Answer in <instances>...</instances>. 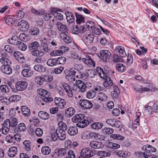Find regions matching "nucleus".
I'll list each match as a JSON object with an SVG mask.
<instances>
[{
    "label": "nucleus",
    "instance_id": "f257e3e1",
    "mask_svg": "<svg viewBox=\"0 0 158 158\" xmlns=\"http://www.w3.org/2000/svg\"><path fill=\"white\" fill-rule=\"evenodd\" d=\"M97 71L100 77L105 80L103 82V85L105 87L109 89L113 87V85L112 81L111 80L109 77H108L106 74L104 72L103 69L101 68L97 67Z\"/></svg>",
    "mask_w": 158,
    "mask_h": 158
},
{
    "label": "nucleus",
    "instance_id": "f03ea898",
    "mask_svg": "<svg viewBox=\"0 0 158 158\" xmlns=\"http://www.w3.org/2000/svg\"><path fill=\"white\" fill-rule=\"evenodd\" d=\"M40 44L36 41L32 42L29 44L28 48L32 55L34 56H44V52L38 49Z\"/></svg>",
    "mask_w": 158,
    "mask_h": 158
},
{
    "label": "nucleus",
    "instance_id": "7ed1b4c3",
    "mask_svg": "<svg viewBox=\"0 0 158 158\" xmlns=\"http://www.w3.org/2000/svg\"><path fill=\"white\" fill-rule=\"evenodd\" d=\"M142 149L145 151L142 153L144 158H156L155 155L151 153V152H155L156 151V149L153 146L147 145L143 146Z\"/></svg>",
    "mask_w": 158,
    "mask_h": 158
},
{
    "label": "nucleus",
    "instance_id": "20e7f679",
    "mask_svg": "<svg viewBox=\"0 0 158 158\" xmlns=\"http://www.w3.org/2000/svg\"><path fill=\"white\" fill-rule=\"evenodd\" d=\"M37 92L40 95L44 97L42 99L44 102L47 103L53 100V99L52 97H47L48 94L46 90L42 89H40L37 90Z\"/></svg>",
    "mask_w": 158,
    "mask_h": 158
},
{
    "label": "nucleus",
    "instance_id": "39448f33",
    "mask_svg": "<svg viewBox=\"0 0 158 158\" xmlns=\"http://www.w3.org/2000/svg\"><path fill=\"white\" fill-rule=\"evenodd\" d=\"M95 153L91 151L89 148L83 149L81 152V156L85 158H90Z\"/></svg>",
    "mask_w": 158,
    "mask_h": 158
},
{
    "label": "nucleus",
    "instance_id": "423d86ee",
    "mask_svg": "<svg viewBox=\"0 0 158 158\" xmlns=\"http://www.w3.org/2000/svg\"><path fill=\"white\" fill-rule=\"evenodd\" d=\"M101 59L104 61H107L109 60L111 56L110 52L107 50H102L100 52Z\"/></svg>",
    "mask_w": 158,
    "mask_h": 158
},
{
    "label": "nucleus",
    "instance_id": "0eeeda50",
    "mask_svg": "<svg viewBox=\"0 0 158 158\" xmlns=\"http://www.w3.org/2000/svg\"><path fill=\"white\" fill-rule=\"evenodd\" d=\"M27 83L26 81H19L15 84V88L17 91H23L27 88Z\"/></svg>",
    "mask_w": 158,
    "mask_h": 158
},
{
    "label": "nucleus",
    "instance_id": "6e6552de",
    "mask_svg": "<svg viewBox=\"0 0 158 158\" xmlns=\"http://www.w3.org/2000/svg\"><path fill=\"white\" fill-rule=\"evenodd\" d=\"M94 38V35L92 33L85 34L83 36V39L85 43L89 45L93 43Z\"/></svg>",
    "mask_w": 158,
    "mask_h": 158
},
{
    "label": "nucleus",
    "instance_id": "1a4fd4ad",
    "mask_svg": "<svg viewBox=\"0 0 158 158\" xmlns=\"http://www.w3.org/2000/svg\"><path fill=\"white\" fill-rule=\"evenodd\" d=\"M54 102L55 104L61 109H64L66 104V101L65 100L60 98H56Z\"/></svg>",
    "mask_w": 158,
    "mask_h": 158
},
{
    "label": "nucleus",
    "instance_id": "9d476101",
    "mask_svg": "<svg viewBox=\"0 0 158 158\" xmlns=\"http://www.w3.org/2000/svg\"><path fill=\"white\" fill-rule=\"evenodd\" d=\"M82 61L88 66H95V63L89 56L87 55L82 58Z\"/></svg>",
    "mask_w": 158,
    "mask_h": 158
},
{
    "label": "nucleus",
    "instance_id": "9b49d317",
    "mask_svg": "<svg viewBox=\"0 0 158 158\" xmlns=\"http://www.w3.org/2000/svg\"><path fill=\"white\" fill-rule=\"evenodd\" d=\"M79 104L81 107L86 109L91 108L93 106L91 102L85 99L80 100L79 101Z\"/></svg>",
    "mask_w": 158,
    "mask_h": 158
},
{
    "label": "nucleus",
    "instance_id": "f8f14e48",
    "mask_svg": "<svg viewBox=\"0 0 158 158\" xmlns=\"http://www.w3.org/2000/svg\"><path fill=\"white\" fill-rule=\"evenodd\" d=\"M76 85L77 86V91L79 92L83 93L86 90L85 84L82 81L77 80L76 81Z\"/></svg>",
    "mask_w": 158,
    "mask_h": 158
},
{
    "label": "nucleus",
    "instance_id": "ddd939ff",
    "mask_svg": "<svg viewBox=\"0 0 158 158\" xmlns=\"http://www.w3.org/2000/svg\"><path fill=\"white\" fill-rule=\"evenodd\" d=\"M20 26V30L22 31H27L28 30L29 26L28 23L25 20H22L18 23Z\"/></svg>",
    "mask_w": 158,
    "mask_h": 158
},
{
    "label": "nucleus",
    "instance_id": "4468645a",
    "mask_svg": "<svg viewBox=\"0 0 158 158\" xmlns=\"http://www.w3.org/2000/svg\"><path fill=\"white\" fill-rule=\"evenodd\" d=\"M75 109L72 107H69L65 110L64 115L67 118H70L72 117L75 113Z\"/></svg>",
    "mask_w": 158,
    "mask_h": 158
},
{
    "label": "nucleus",
    "instance_id": "2eb2a0df",
    "mask_svg": "<svg viewBox=\"0 0 158 158\" xmlns=\"http://www.w3.org/2000/svg\"><path fill=\"white\" fill-rule=\"evenodd\" d=\"M5 121L10 127L13 128L16 127L18 124L17 119L15 118L11 117L10 119H7Z\"/></svg>",
    "mask_w": 158,
    "mask_h": 158
},
{
    "label": "nucleus",
    "instance_id": "dca6fc26",
    "mask_svg": "<svg viewBox=\"0 0 158 158\" xmlns=\"http://www.w3.org/2000/svg\"><path fill=\"white\" fill-rule=\"evenodd\" d=\"M14 56L16 59L20 63H23L25 62V58L23 55L20 52H15L14 53Z\"/></svg>",
    "mask_w": 158,
    "mask_h": 158
},
{
    "label": "nucleus",
    "instance_id": "f3484780",
    "mask_svg": "<svg viewBox=\"0 0 158 158\" xmlns=\"http://www.w3.org/2000/svg\"><path fill=\"white\" fill-rule=\"evenodd\" d=\"M90 139H99L100 140H104L105 139L104 136L100 135L98 133L90 132Z\"/></svg>",
    "mask_w": 158,
    "mask_h": 158
},
{
    "label": "nucleus",
    "instance_id": "a211bd4d",
    "mask_svg": "<svg viewBox=\"0 0 158 158\" xmlns=\"http://www.w3.org/2000/svg\"><path fill=\"white\" fill-rule=\"evenodd\" d=\"M62 86L68 96L70 98L72 97L73 95L70 86L66 83H63L62 84Z\"/></svg>",
    "mask_w": 158,
    "mask_h": 158
},
{
    "label": "nucleus",
    "instance_id": "6ab92c4d",
    "mask_svg": "<svg viewBox=\"0 0 158 158\" xmlns=\"http://www.w3.org/2000/svg\"><path fill=\"white\" fill-rule=\"evenodd\" d=\"M62 86L68 96L70 98L72 97L73 95L70 86L66 83H63L62 84Z\"/></svg>",
    "mask_w": 158,
    "mask_h": 158
},
{
    "label": "nucleus",
    "instance_id": "aec40b11",
    "mask_svg": "<svg viewBox=\"0 0 158 158\" xmlns=\"http://www.w3.org/2000/svg\"><path fill=\"white\" fill-rule=\"evenodd\" d=\"M56 25L57 29L60 31L64 32L65 33L68 31V29L66 26L60 22H57L56 23Z\"/></svg>",
    "mask_w": 158,
    "mask_h": 158
},
{
    "label": "nucleus",
    "instance_id": "412c9836",
    "mask_svg": "<svg viewBox=\"0 0 158 158\" xmlns=\"http://www.w3.org/2000/svg\"><path fill=\"white\" fill-rule=\"evenodd\" d=\"M89 145L90 147L94 149L101 148L103 147L101 142L96 141H91Z\"/></svg>",
    "mask_w": 158,
    "mask_h": 158
},
{
    "label": "nucleus",
    "instance_id": "4be33fe9",
    "mask_svg": "<svg viewBox=\"0 0 158 158\" xmlns=\"http://www.w3.org/2000/svg\"><path fill=\"white\" fill-rule=\"evenodd\" d=\"M19 39L16 35L13 36L11 38L8 39L7 40L8 43L13 45H17L20 41L18 40Z\"/></svg>",
    "mask_w": 158,
    "mask_h": 158
},
{
    "label": "nucleus",
    "instance_id": "5701e85b",
    "mask_svg": "<svg viewBox=\"0 0 158 158\" xmlns=\"http://www.w3.org/2000/svg\"><path fill=\"white\" fill-rule=\"evenodd\" d=\"M115 51L116 52L119 53L120 55L123 57H125L127 55L126 53L124 48L120 46H117L115 49Z\"/></svg>",
    "mask_w": 158,
    "mask_h": 158
},
{
    "label": "nucleus",
    "instance_id": "b1692460",
    "mask_svg": "<svg viewBox=\"0 0 158 158\" xmlns=\"http://www.w3.org/2000/svg\"><path fill=\"white\" fill-rule=\"evenodd\" d=\"M27 69H24L22 70L21 74L24 77H29L33 74V72L30 70L29 67H27Z\"/></svg>",
    "mask_w": 158,
    "mask_h": 158
},
{
    "label": "nucleus",
    "instance_id": "393cba45",
    "mask_svg": "<svg viewBox=\"0 0 158 158\" xmlns=\"http://www.w3.org/2000/svg\"><path fill=\"white\" fill-rule=\"evenodd\" d=\"M113 90L111 92V95L113 98L116 99L118 97L120 92L118 88L116 86H113Z\"/></svg>",
    "mask_w": 158,
    "mask_h": 158
},
{
    "label": "nucleus",
    "instance_id": "a878e982",
    "mask_svg": "<svg viewBox=\"0 0 158 158\" xmlns=\"http://www.w3.org/2000/svg\"><path fill=\"white\" fill-rule=\"evenodd\" d=\"M85 116L83 114H78L74 116L72 119V121L73 123H78L84 119Z\"/></svg>",
    "mask_w": 158,
    "mask_h": 158
},
{
    "label": "nucleus",
    "instance_id": "bb28decb",
    "mask_svg": "<svg viewBox=\"0 0 158 158\" xmlns=\"http://www.w3.org/2000/svg\"><path fill=\"white\" fill-rule=\"evenodd\" d=\"M61 39L64 42L67 44H69L71 42L72 40L69 36L65 32H62L60 34Z\"/></svg>",
    "mask_w": 158,
    "mask_h": 158
},
{
    "label": "nucleus",
    "instance_id": "cd10ccee",
    "mask_svg": "<svg viewBox=\"0 0 158 158\" xmlns=\"http://www.w3.org/2000/svg\"><path fill=\"white\" fill-rule=\"evenodd\" d=\"M78 129L76 126H70L68 130V133L70 136H74L78 133Z\"/></svg>",
    "mask_w": 158,
    "mask_h": 158
},
{
    "label": "nucleus",
    "instance_id": "c85d7f7f",
    "mask_svg": "<svg viewBox=\"0 0 158 158\" xmlns=\"http://www.w3.org/2000/svg\"><path fill=\"white\" fill-rule=\"evenodd\" d=\"M65 14L66 16V18L67 22L69 23H72L75 20L74 16V15L69 12H66Z\"/></svg>",
    "mask_w": 158,
    "mask_h": 158
},
{
    "label": "nucleus",
    "instance_id": "c756f323",
    "mask_svg": "<svg viewBox=\"0 0 158 158\" xmlns=\"http://www.w3.org/2000/svg\"><path fill=\"white\" fill-rule=\"evenodd\" d=\"M9 65H2L1 68L2 72L7 74H11L12 73V70Z\"/></svg>",
    "mask_w": 158,
    "mask_h": 158
},
{
    "label": "nucleus",
    "instance_id": "7c9ffc66",
    "mask_svg": "<svg viewBox=\"0 0 158 158\" xmlns=\"http://www.w3.org/2000/svg\"><path fill=\"white\" fill-rule=\"evenodd\" d=\"M17 149L15 147H11L8 152V154L9 156L10 157H14L17 154Z\"/></svg>",
    "mask_w": 158,
    "mask_h": 158
},
{
    "label": "nucleus",
    "instance_id": "2f4dec72",
    "mask_svg": "<svg viewBox=\"0 0 158 158\" xmlns=\"http://www.w3.org/2000/svg\"><path fill=\"white\" fill-rule=\"evenodd\" d=\"M23 148L26 152H29L31 149V143L30 141L25 140L23 142Z\"/></svg>",
    "mask_w": 158,
    "mask_h": 158
},
{
    "label": "nucleus",
    "instance_id": "473e14b6",
    "mask_svg": "<svg viewBox=\"0 0 158 158\" xmlns=\"http://www.w3.org/2000/svg\"><path fill=\"white\" fill-rule=\"evenodd\" d=\"M77 61L76 60H73L71 63L72 66H73L75 69H76L78 71L80 70H82L83 67L82 65L80 64L77 63Z\"/></svg>",
    "mask_w": 158,
    "mask_h": 158
},
{
    "label": "nucleus",
    "instance_id": "72a5a7b5",
    "mask_svg": "<svg viewBox=\"0 0 158 158\" xmlns=\"http://www.w3.org/2000/svg\"><path fill=\"white\" fill-rule=\"evenodd\" d=\"M21 110L23 115L26 117L29 116L31 114L29 109L27 106H24L21 107Z\"/></svg>",
    "mask_w": 158,
    "mask_h": 158
},
{
    "label": "nucleus",
    "instance_id": "f704fd0d",
    "mask_svg": "<svg viewBox=\"0 0 158 158\" xmlns=\"http://www.w3.org/2000/svg\"><path fill=\"white\" fill-rule=\"evenodd\" d=\"M10 127L6 122L4 121L1 128L2 132L4 135H6L8 134L10 131Z\"/></svg>",
    "mask_w": 158,
    "mask_h": 158
},
{
    "label": "nucleus",
    "instance_id": "c9c22d12",
    "mask_svg": "<svg viewBox=\"0 0 158 158\" xmlns=\"http://www.w3.org/2000/svg\"><path fill=\"white\" fill-rule=\"evenodd\" d=\"M38 115L41 119L43 120L48 119L49 118V114L46 112L42 111H40Z\"/></svg>",
    "mask_w": 158,
    "mask_h": 158
},
{
    "label": "nucleus",
    "instance_id": "e433bc0d",
    "mask_svg": "<svg viewBox=\"0 0 158 158\" xmlns=\"http://www.w3.org/2000/svg\"><path fill=\"white\" fill-rule=\"evenodd\" d=\"M89 124V122L86 120L83 119L76 124V126L80 128H83L86 127Z\"/></svg>",
    "mask_w": 158,
    "mask_h": 158
},
{
    "label": "nucleus",
    "instance_id": "4c0bfd02",
    "mask_svg": "<svg viewBox=\"0 0 158 158\" xmlns=\"http://www.w3.org/2000/svg\"><path fill=\"white\" fill-rule=\"evenodd\" d=\"M57 134L58 135V138L61 140L65 139L66 138L65 132L64 131L56 129Z\"/></svg>",
    "mask_w": 158,
    "mask_h": 158
},
{
    "label": "nucleus",
    "instance_id": "58836bf2",
    "mask_svg": "<svg viewBox=\"0 0 158 158\" xmlns=\"http://www.w3.org/2000/svg\"><path fill=\"white\" fill-rule=\"evenodd\" d=\"M103 126V124L100 122H96L93 123L91 126V128L95 130H99Z\"/></svg>",
    "mask_w": 158,
    "mask_h": 158
},
{
    "label": "nucleus",
    "instance_id": "ea45409f",
    "mask_svg": "<svg viewBox=\"0 0 158 158\" xmlns=\"http://www.w3.org/2000/svg\"><path fill=\"white\" fill-rule=\"evenodd\" d=\"M34 69L39 72H44L46 70V68L40 64L35 65L34 67Z\"/></svg>",
    "mask_w": 158,
    "mask_h": 158
},
{
    "label": "nucleus",
    "instance_id": "a19ab883",
    "mask_svg": "<svg viewBox=\"0 0 158 158\" xmlns=\"http://www.w3.org/2000/svg\"><path fill=\"white\" fill-rule=\"evenodd\" d=\"M108 148L113 149H116L119 148L120 146L119 144L115 143L110 142L108 143L107 145Z\"/></svg>",
    "mask_w": 158,
    "mask_h": 158
},
{
    "label": "nucleus",
    "instance_id": "79ce46f5",
    "mask_svg": "<svg viewBox=\"0 0 158 158\" xmlns=\"http://www.w3.org/2000/svg\"><path fill=\"white\" fill-rule=\"evenodd\" d=\"M75 15L76 18V22L77 23L79 24L84 23V18L82 15L76 13Z\"/></svg>",
    "mask_w": 158,
    "mask_h": 158
},
{
    "label": "nucleus",
    "instance_id": "37998d69",
    "mask_svg": "<svg viewBox=\"0 0 158 158\" xmlns=\"http://www.w3.org/2000/svg\"><path fill=\"white\" fill-rule=\"evenodd\" d=\"M47 64L49 66L53 67L55 66L57 64L56 59L55 58L50 59L47 60Z\"/></svg>",
    "mask_w": 158,
    "mask_h": 158
},
{
    "label": "nucleus",
    "instance_id": "c03bdc74",
    "mask_svg": "<svg viewBox=\"0 0 158 158\" xmlns=\"http://www.w3.org/2000/svg\"><path fill=\"white\" fill-rule=\"evenodd\" d=\"M43 81L44 82H50L52 81L53 79V77L49 74H45L42 75Z\"/></svg>",
    "mask_w": 158,
    "mask_h": 158
},
{
    "label": "nucleus",
    "instance_id": "a18cd8bd",
    "mask_svg": "<svg viewBox=\"0 0 158 158\" xmlns=\"http://www.w3.org/2000/svg\"><path fill=\"white\" fill-rule=\"evenodd\" d=\"M31 11L33 14L37 15H41L45 14V10L43 9L37 10L34 8L31 9Z\"/></svg>",
    "mask_w": 158,
    "mask_h": 158
},
{
    "label": "nucleus",
    "instance_id": "49530a36",
    "mask_svg": "<svg viewBox=\"0 0 158 158\" xmlns=\"http://www.w3.org/2000/svg\"><path fill=\"white\" fill-rule=\"evenodd\" d=\"M115 67L118 71L119 72H123L126 70L125 66L122 64H117Z\"/></svg>",
    "mask_w": 158,
    "mask_h": 158
},
{
    "label": "nucleus",
    "instance_id": "de8ad7c7",
    "mask_svg": "<svg viewBox=\"0 0 158 158\" xmlns=\"http://www.w3.org/2000/svg\"><path fill=\"white\" fill-rule=\"evenodd\" d=\"M98 98L99 100L102 101H105L107 100V97L105 94L101 92H99L98 94Z\"/></svg>",
    "mask_w": 158,
    "mask_h": 158
},
{
    "label": "nucleus",
    "instance_id": "09e8293b",
    "mask_svg": "<svg viewBox=\"0 0 158 158\" xmlns=\"http://www.w3.org/2000/svg\"><path fill=\"white\" fill-rule=\"evenodd\" d=\"M110 137L114 139L123 140L124 139V137L118 134H113L110 135Z\"/></svg>",
    "mask_w": 158,
    "mask_h": 158
},
{
    "label": "nucleus",
    "instance_id": "8fccbe9b",
    "mask_svg": "<svg viewBox=\"0 0 158 158\" xmlns=\"http://www.w3.org/2000/svg\"><path fill=\"white\" fill-rule=\"evenodd\" d=\"M43 78L42 75L36 77L35 79V82L40 85H42L44 83Z\"/></svg>",
    "mask_w": 158,
    "mask_h": 158
},
{
    "label": "nucleus",
    "instance_id": "3c124183",
    "mask_svg": "<svg viewBox=\"0 0 158 158\" xmlns=\"http://www.w3.org/2000/svg\"><path fill=\"white\" fill-rule=\"evenodd\" d=\"M67 150L65 148H60L57 152V155L59 157H62L66 154Z\"/></svg>",
    "mask_w": 158,
    "mask_h": 158
},
{
    "label": "nucleus",
    "instance_id": "603ef678",
    "mask_svg": "<svg viewBox=\"0 0 158 158\" xmlns=\"http://www.w3.org/2000/svg\"><path fill=\"white\" fill-rule=\"evenodd\" d=\"M0 61L3 65H10L11 64V62L10 60L3 57L0 59Z\"/></svg>",
    "mask_w": 158,
    "mask_h": 158
},
{
    "label": "nucleus",
    "instance_id": "864d4df0",
    "mask_svg": "<svg viewBox=\"0 0 158 158\" xmlns=\"http://www.w3.org/2000/svg\"><path fill=\"white\" fill-rule=\"evenodd\" d=\"M43 56H37L34 60V61L38 63H42L44 62L46 60L44 57H43Z\"/></svg>",
    "mask_w": 158,
    "mask_h": 158
},
{
    "label": "nucleus",
    "instance_id": "5fc2aeb1",
    "mask_svg": "<svg viewBox=\"0 0 158 158\" xmlns=\"http://www.w3.org/2000/svg\"><path fill=\"white\" fill-rule=\"evenodd\" d=\"M51 149L48 146H44L41 149L42 153L44 155H48L50 152Z\"/></svg>",
    "mask_w": 158,
    "mask_h": 158
},
{
    "label": "nucleus",
    "instance_id": "6e6d98bb",
    "mask_svg": "<svg viewBox=\"0 0 158 158\" xmlns=\"http://www.w3.org/2000/svg\"><path fill=\"white\" fill-rule=\"evenodd\" d=\"M5 21L6 24L8 25L11 26L15 23V19L13 18L7 17Z\"/></svg>",
    "mask_w": 158,
    "mask_h": 158
},
{
    "label": "nucleus",
    "instance_id": "4d7b16f0",
    "mask_svg": "<svg viewBox=\"0 0 158 158\" xmlns=\"http://www.w3.org/2000/svg\"><path fill=\"white\" fill-rule=\"evenodd\" d=\"M120 56L118 54H115L114 56L113 61L114 62L116 63L118 62H122L123 61V60Z\"/></svg>",
    "mask_w": 158,
    "mask_h": 158
},
{
    "label": "nucleus",
    "instance_id": "13d9d810",
    "mask_svg": "<svg viewBox=\"0 0 158 158\" xmlns=\"http://www.w3.org/2000/svg\"><path fill=\"white\" fill-rule=\"evenodd\" d=\"M102 132L105 134H110L114 132V130L112 128L105 127L102 130Z\"/></svg>",
    "mask_w": 158,
    "mask_h": 158
},
{
    "label": "nucleus",
    "instance_id": "bf43d9fd",
    "mask_svg": "<svg viewBox=\"0 0 158 158\" xmlns=\"http://www.w3.org/2000/svg\"><path fill=\"white\" fill-rule=\"evenodd\" d=\"M20 97L18 95H13L10 96L8 100L10 102H15L19 100Z\"/></svg>",
    "mask_w": 158,
    "mask_h": 158
},
{
    "label": "nucleus",
    "instance_id": "052dcab7",
    "mask_svg": "<svg viewBox=\"0 0 158 158\" xmlns=\"http://www.w3.org/2000/svg\"><path fill=\"white\" fill-rule=\"evenodd\" d=\"M96 94V93L94 90H90L89 91L87 94V97L89 98H94Z\"/></svg>",
    "mask_w": 158,
    "mask_h": 158
},
{
    "label": "nucleus",
    "instance_id": "680f3d73",
    "mask_svg": "<svg viewBox=\"0 0 158 158\" xmlns=\"http://www.w3.org/2000/svg\"><path fill=\"white\" fill-rule=\"evenodd\" d=\"M86 26L88 29L91 31L92 29L94 28L95 26L94 23L91 21H87L86 23Z\"/></svg>",
    "mask_w": 158,
    "mask_h": 158
},
{
    "label": "nucleus",
    "instance_id": "e2e57ef3",
    "mask_svg": "<svg viewBox=\"0 0 158 158\" xmlns=\"http://www.w3.org/2000/svg\"><path fill=\"white\" fill-rule=\"evenodd\" d=\"M0 89L3 92L6 93H8L10 90L9 87L5 85H0Z\"/></svg>",
    "mask_w": 158,
    "mask_h": 158
},
{
    "label": "nucleus",
    "instance_id": "0e129e2a",
    "mask_svg": "<svg viewBox=\"0 0 158 158\" xmlns=\"http://www.w3.org/2000/svg\"><path fill=\"white\" fill-rule=\"evenodd\" d=\"M57 64H64L66 62V58L63 56H60L56 59Z\"/></svg>",
    "mask_w": 158,
    "mask_h": 158
},
{
    "label": "nucleus",
    "instance_id": "69168bd1",
    "mask_svg": "<svg viewBox=\"0 0 158 158\" xmlns=\"http://www.w3.org/2000/svg\"><path fill=\"white\" fill-rule=\"evenodd\" d=\"M133 57L131 54H128L126 64L128 66H130L133 63Z\"/></svg>",
    "mask_w": 158,
    "mask_h": 158
},
{
    "label": "nucleus",
    "instance_id": "338daca9",
    "mask_svg": "<svg viewBox=\"0 0 158 158\" xmlns=\"http://www.w3.org/2000/svg\"><path fill=\"white\" fill-rule=\"evenodd\" d=\"M89 133L87 131L83 132L81 134V138L83 139H90Z\"/></svg>",
    "mask_w": 158,
    "mask_h": 158
},
{
    "label": "nucleus",
    "instance_id": "774afa93",
    "mask_svg": "<svg viewBox=\"0 0 158 158\" xmlns=\"http://www.w3.org/2000/svg\"><path fill=\"white\" fill-rule=\"evenodd\" d=\"M72 33L74 34H77L80 32L78 26L77 25H73L72 28Z\"/></svg>",
    "mask_w": 158,
    "mask_h": 158
}]
</instances>
